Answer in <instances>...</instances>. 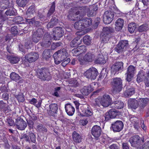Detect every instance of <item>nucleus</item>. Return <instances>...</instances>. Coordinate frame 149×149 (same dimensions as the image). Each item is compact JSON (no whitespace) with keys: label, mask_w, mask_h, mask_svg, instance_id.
Returning <instances> with one entry per match:
<instances>
[{"label":"nucleus","mask_w":149,"mask_h":149,"mask_svg":"<svg viewBox=\"0 0 149 149\" xmlns=\"http://www.w3.org/2000/svg\"><path fill=\"white\" fill-rule=\"evenodd\" d=\"M86 10H85L83 8H79L78 10L77 11L75 14L73 15V17L74 18H72L71 20L74 21L75 20H78L79 21L76 22L74 24V28L77 30H82L85 29L84 25L81 18L82 17L84 16L86 14Z\"/></svg>","instance_id":"obj_1"},{"label":"nucleus","mask_w":149,"mask_h":149,"mask_svg":"<svg viewBox=\"0 0 149 149\" xmlns=\"http://www.w3.org/2000/svg\"><path fill=\"white\" fill-rule=\"evenodd\" d=\"M123 80L120 77H115L111 79V82L113 93H119L123 88Z\"/></svg>","instance_id":"obj_2"},{"label":"nucleus","mask_w":149,"mask_h":149,"mask_svg":"<svg viewBox=\"0 0 149 149\" xmlns=\"http://www.w3.org/2000/svg\"><path fill=\"white\" fill-rule=\"evenodd\" d=\"M54 63L56 65L60 64L65 59V49H61L56 52L53 55Z\"/></svg>","instance_id":"obj_3"},{"label":"nucleus","mask_w":149,"mask_h":149,"mask_svg":"<svg viewBox=\"0 0 149 149\" xmlns=\"http://www.w3.org/2000/svg\"><path fill=\"white\" fill-rule=\"evenodd\" d=\"M98 74L97 70L93 67L87 70L84 73V75L88 79L92 80L95 79Z\"/></svg>","instance_id":"obj_4"},{"label":"nucleus","mask_w":149,"mask_h":149,"mask_svg":"<svg viewBox=\"0 0 149 149\" xmlns=\"http://www.w3.org/2000/svg\"><path fill=\"white\" fill-rule=\"evenodd\" d=\"M129 141L132 146L136 147L137 149H138L142 143H143L144 140L138 135H135L130 138Z\"/></svg>","instance_id":"obj_5"},{"label":"nucleus","mask_w":149,"mask_h":149,"mask_svg":"<svg viewBox=\"0 0 149 149\" xmlns=\"http://www.w3.org/2000/svg\"><path fill=\"white\" fill-rule=\"evenodd\" d=\"M128 42L126 40H121L119 41L114 48V50L118 53H120L125 51L129 48Z\"/></svg>","instance_id":"obj_6"},{"label":"nucleus","mask_w":149,"mask_h":149,"mask_svg":"<svg viewBox=\"0 0 149 149\" xmlns=\"http://www.w3.org/2000/svg\"><path fill=\"white\" fill-rule=\"evenodd\" d=\"M79 85V83L75 79L66 81V89L71 92H74L76 90L74 88L78 87Z\"/></svg>","instance_id":"obj_7"},{"label":"nucleus","mask_w":149,"mask_h":149,"mask_svg":"<svg viewBox=\"0 0 149 149\" xmlns=\"http://www.w3.org/2000/svg\"><path fill=\"white\" fill-rule=\"evenodd\" d=\"M38 54L35 52H31L25 56V59L22 60V63L27 64L28 62L32 63L35 61L39 58Z\"/></svg>","instance_id":"obj_8"},{"label":"nucleus","mask_w":149,"mask_h":149,"mask_svg":"<svg viewBox=\"0 0 149 149\" xmlns=\"http://www.w3.org/2000/svg\"><path fill=\"white\" fill-rule=\"evenodd\" d=\"M52 39L56 40H58L64 35V30L60 27L54 28L52 30Z\"/></svg>","instance_id":"obj_9"},{"label":"nucleus","mask_w":149,"mask_h":149,"mask_svg":"<svg viewBox=\"0 0 149 149\" xmlns=\"http://www.w3.org/2000/svg\"><path fill=\"white\" fill-rule=\"evenodd\" d=\"M123 63L122 62H117L113 64L111 68V73L115 74L123 71Z\"/></svg>","instance_id":"obj_10"},{"label":"nucleus","mask_w":149,"mask_h":149,"mask_svg":"<svg viewBox=\"0 0 149 149\" xmlns=\"http://www.w3.org/2000/svg\"><path fill=\"white\" fill-rule=\"evenodd\" d=\"M36 72L38 77L44 80H47L49 74L47 69L45 68L37 69Z\"/></svg>","instance_id":"obj_11"},{"label":"nucleus","mask_w":149,"mask_h":149,"mask_svg":"<svg viewBox=\"0 0 149 149\" xmlns=\"http://www.w3.org/2000/svg\"><path fill=\"white\" fill-rule=\"evenodd\" d=\"M124 124L122 121L117 120L111 125V128L114 132L120 131L123 128Z\"/></svg>","instance_id":"obj_12"},{"label":"nucleus","mask_w":149,"mask_h":149,"mask_svg":"<svg viewBox=\"0 0 149 149\" xmlns=\"http://www.w3.org/2000/svg\"><path fill=\"white\" fill-rule=\"evenodd\" d=\"M15 125L16 128L20 130H24L27 126L26 122L22 118L19 117L16 119Z\"/></svg>","instance_id":"obj_13"},{"label":"nucleus","mask_w":149,"mask_h":149,"mask_svg":"<svg viewBox=\"0 0 149 149\" xmlns=\"http://www.w3.org/2000/svg\"><path fill=\"white\" fill-rule=\"evenodd\" d=\"M102 132L100 127L96 125L93 126L91 130L92 135L94 136L95 139L96 140L99 139Z\"/></svg>","instance_id":"obj_14"},{"label":"nucleus","mask_w":149,"mask_h":149,"mask_svg":"<svg viewBox=\"0 0 149 149\" xmlns=\"http://www.w3.org/2000/svg\"><path fill=\"white\" fill-rule=\"evenodd\" d=\"M112 102L111 99L109 95H104L100 100L101 105L104 107H108Z\"/></svg>","instance_id":"obj_15"},{"label":"nucleus","mask_w":149,"mask_h":149,"mask_svg":"<svg viewBox=\"0 0 149 149\" xmlns=\"http://www.w3.org/2000/svg\"><path fill=\"white\" fill-rule=\"evenodd\" d=\"M86 47L85 45H81L73 49L72 52L73 55L78 56L86 51Z\"/></svg>","instance_id":"obj_16"},{"label":"nucleus","mask_w":149,"mask_h":149,"mask_svg":"<svg viewBox=\"0 0 149 149\" xmlns=\"http://www.w3.org/2000/svg\"><path fill=\"white\" fill-rule=\"evenodd\" d=\"M147 72L143 70H140L137 75L136 81L138 83H140L143 81L145 83Z\"/></svg>","instance_id":"obj_17"},{"label":"nucleus","mask_w":149,"mask_h":149,"mask_svg":"<svg viewBox=\"0 0 149 149\" xmlns=\"http://www.w3.org/2000/svg\"><path fill=\"white\" fill-rule=\"evenodd\" d=\"M138 100L136 99L130 98L128 101V107L132 109H136L138 106Z\"/></svg>","instance_id":"obj_18"},{"label":"nucleus","mask_w":149,"mask_h":149,"mask_svg":"<svg viewBox=\"0 0 149 149\" xmlns=\"http://www.w3.org/2000/svg\"><path fill=\"white\" fill-rule=\"evenodd\" d=\"M98 9L97 5H94L90 6L88 10L87 15L88 17L93 16L96 14V11Z\"/></svg>","instance_id":"obj_19"},{"label":"nucleus","mask_w":149,"mask_h":149,"mask_svg":"<svg viewBox=\"0 0 149 149\" xmlns=\"http://www.w3.org/2000/svg\"><path fill=\"white\" fill-rule=\"evenodd\" d=\"M135 93L134 88L131 86H127L126 87V90L124 95L126 97H130L134 95Z\"/></svg>","instance_id":"obj_20"},{"label":"nucleus","mask_w":149,"mask_h":149,"mask_svg":"<svg viewBox=\"0 0 149 149\" xmlns=\"http://www.w3.org/2000/svg\"><path fill=\"white\" fill-rule=\"evenodd\" d=\"M93 91V88L90 85L84 86L80 90L82 94L84 95H88Z\"/></svg>","instance_id":"obj_21"},{"label":"nucleus","mask_w":149,"mask_h":149,"mask_svg":"<svg viewBox=\"0 0 149 149\" xmlns=\"http://www.w3.org/2000/svg\"><path fill=\"white\" fill-rule=\"evenodd\" d=\"M115 29L116 31L121 30L124 25V20L120 18L118 19L115 23Z\"/></svg>","instance_id":"obj_22"},{"label":"nucleus","mask_w":149,"mask_h":149,"mask_svg":"<svg viewBox=\"0 0 149 149\" xmlns=\"http://www.w3.org/2000/svg\"><path fill=\"white\" fill-rule=\"evenodd\" d=\"M138 106L140 109H143L146 106L148 103L149 102V99L148 98H140L138 100Z\"/></svg>","instance_id":"obj_23"},{"label":"nucleus","mask_w":149,"mask_h":149,"mask_svg":"<svg viewBox=\"0 0 149 149\" xmlns=\"http://www.w3.org/2000/svg\"><path fill=\"white\" fill-rule=\"evenodd\" d=\"M44 11H41V10H39L37 14V15L35 18L36 20H40L42 21H45L47 19H48L49 17H46L44 15Z\"/></svg>","instance_id":"obj_24"},{"label":"nucleus","mask_w":149,"mask_h":149,"mask_svg":"<svg viewBox=\"0 0 149 149\" xmlns=\"http://www.w3.org/2000/svg\"><path fill=\"white\" fill-rule=\"evenodd\" d=\"M95 56L93 53L90 52L87 53L84 56V58L86 62H92L94 59Z\"/></svg>","instance_id":"obj_25"},{"label":"nucleus","mask_w":149,"mask_h":149,"mask_svg":"<svg viewBox=\"0 0 149 149\" xmlns=\"http://www.w3.org/2000/svg\"><path fill=\"white\" fill-rule=\"evenodd\" d=\"M106 62L105 58L102 54H99L97 56L95 60V63L96 64H103Z\"/></svg>","instance_id":"obj_26"},{"label":"nucleus","mask_w":149,"mask_h":149,"mask_svg":"<svg viewBox=\"0 0 149 149\" xmlns=\"http://www.w3.org/2000/svg\"><path fill=\"white\" fill-rule=\"evenodd\" d=\"M74 111V108L70 104L68 103L66 104V112L68 115L72 116Z\"/></svg>","instance_id":"obj_27"},{"label":"nucleus","mask_w":149,"mask_h":149,"mask_svg":"<svg viewBox=\"0 0 149 149\" xmlns=\"http://www.w3.org/2000/svg\"><path fill=\"white\" fill-rule=\"evenodd\" d=\"M58 105L56 104H52L49 105L50 110L49 113L50 116H54L58 110Z\"/></svg>","instance_id":"obj_28"},{"label":"nucleus","mask_w":149,"mask_h":149,"mask_svg":"<svg viewBox=\"0 0 149 149\" xmlns=\"http://www.w3.org/2000/svg\"><path fill=\"white\" fill-rule=\"evenodd\" d=\"M72 136L74 141L76 143H79L81 142L82 139L81 136L76 131H74Z\"/></svg>","instance_id":"obj_29"},{"label":"nucleus","mask_w":149,"mask_h":149,"mask_svg":"<svg viewBox=\"0 0 149 149\" xmlns=\"http://www.w3.org/2000/svg\"><path fill=\"white\" fill-rule=\"evenodd\" d=\"M7 58L10 63L13 64L18 63L20 59L19 58L13 55L8 56Z\"/></svg>","instance_id":"obj_30"},{"label":"nucleus","mask_w":149,"mask_h":149,"mask_svg":"<svg viewBox=\"0 0 149 149\" xmlns=\"http://www.w3.org/2000/svg\"><path fill=\"white\" fill-rule=\"evenodd\" d=\"M52 54V50L49 49H45L42 54V57L44 58L47 60L49 59Z\"/></svg>","instance_id":"obj_31"},{"label":"nucleus","mask_w":149,"mask_h":149,"mask_svg":"<svg viewBox=\"0 0 149 149\" xmlns=\"http://www.w3.org/2000/svg\"><path fill=\"white\" fill-rule=\"evenodd\" d=\"M29 0H16V4L18 7L24 8L28 3Z\"/></svg>","instance_id":"obj_32"},{"label":"nucleus","mask_w":149,"mask_h":149,"mask_svg":"<svg viewBox=\"0 0 149 149\" xmlns=\"http://www.w3.org/2000/svg\"><path fill=\"white\" fill-rule=\"evenodd\" d=\"M111 105L114 106L115 108L120 109L123 108L124 103L121 101H116L112 102Z\"/></svg>","instance_id":"obj_33"},{"label":"nucleus","mask_w":149,"mask_h":149,"mask_svg":"<svg viewBox=\"0 0 149 149\" xmlns=\"http://www.w3.org/2000/svg\"><path fill=\"white\" fill-rule=\"evenodd\" d=\"M85 27L86 29L88 27L90 26L92 24V20L90 18H84L82 19Z\"/></svg>","instance_id":"obj_34"},{"label":"nucleus","mask_w":149,"mask_h":149,"mask_svg":"<svg viewBox=\"0 0 149 149\" xmlns=\"http://www.w3.org/2000/svg\"><path fill=\"white\" fill-rule=\"evenodd\" d=\"M55 1L53 2L51 4V6L49 10L47 15V17H49L55 11Z\"/></svg>","instance_id":"obj_35"},{"label":"nucleus","mask_w":149,"mask_h":149,"mask_svg":"<svg viewBox=\"0 0 149 149\" xmlns=\"http://www.w3.org/2000/svg\"><path fill=\"white\" fill-rule=\"evenodd\" d=\"M136 27V25L134 22L130 23L128 25V29L129 31L131 33L134 32Z\"/></svg>","instance_id":"obj_36"},{"label":"nucleus","mask_w":149,"mask_h":149,"mask_svg":"<svg viewBox=\"0 0 149 149\" xmlns=\"http://www.w3.org/2000/svg\"><path fill=\"white\" fill-rule=\"evenodd\" d=\"M37 102V100L35 98H33L32 99L30 100L29 101L30 103L35 106L36 107L38 108L40 107L41 105L42 100H40L37 104H36V103Z\"/></svg>","instance_id":"obj_37"},{"label":"nucleus","mask_w":149,"mask_h":149,"mask_svg":"<svg viewBox=\"0 0 149 149\" xmlns=\"http://www.w3.org/2000/svg\"><path fill=\"white\" fill-rule=\"evenodd\" d=\"M81 40L78 38H75L70 42V45L71 47H77L80 44Z\"/></svg>","instance_id":"obj_38"},{"label":"nucleus","mask_w":149,"mask_h":149,"mask_svg":"<svg viewBox=\"0 0 149 149\" xmlns=\"http://www.w3.org/2000/svg\"><path fill=\"white\" fill-rule=\"evenodd\" d=\"M149 29L148 25L146 24H144L140 26L137 29L138 32H141L148 30Z\"/></svg>","instance_id":"obj_39"},{"label":"nucleus","mask_w":149,"mask_h":149,"mask_svg":"<svg viewBox=\"0 0 149 149\" xmlns=\"http://www.w3.org/2000/svg\"><path fill=\"white\" fill-rule=\"evenodd\" d=\"M10 31L12 36H16L18 34L17 27L16 26H15L12 27Z\"/></svg>","instance_id":"obj_40"},{"label":"nucleus","mask_w":149,"mask_h":149,"mask_svg":"<svg viewBox=\"0 0 149 149\" xmlns=\"http://www.w3.org/2000/svg\"><path fill=\"white\" fill-rule=\"evenodd\" d=\"M33 33L42 38L44 34V29L42 28H38L36 31H34Z\"/></svg>","instance_id":"obj_41"},{"label":"nucleus","mask_w":149,"mask_h":149,"mask_svg":"<svg viewBox=\"0 0 149 149\" xmlns=\"http://www.w3.org/2000/svg\"><path fill=\"white\" fill-rule=\"evenodd\" d=\"M10 79L13 81H17L20 78L19 75L14 72H13L10 74Z\"/></svg>","instance_id":"obj_42"},{"label":"nucleus","mask_w":149,"mask_h":149,"mask_svg":"<svg viewBox=\"0 0 149 149\" xmlns=\"http://www.w3.org/2000/svg\"><path fill=\"white\" fill-rule=\"evenodd\" d=\"M136 72L135 67L132 65H130L127 68V73L134 75Z\"/></svg>","instance_id":"obj_43"},{"label":"nucleus","mask_w":149,"mask_h":149,"mask_svg":"<svg viewBox=\"0 0 149 149\" xmlns=\"http://www.w3.org/2000/svg\"><path fill=\"white\" fill-rule=\"evenodd\" d=\"M91 38L88 36H86L83 38V41L85 44L89 45L91 42Z\"/></svg>","instance_id":"obj_44"},{"label":"nucleus","mask_w":149,"mask_h":149,"mask_svg":"<svg viewBox=\"0 0 149 149\" xmlns=\"http://www.w3.org/2000/svg\"><path fill=\"white\" fill-rule=\"evenodd\" d=\"M111 30L110 28L108 27H103V31L101 33V35H108L111 33Z\"/></svg>","instance_id":"obj_45"},{"label":"nucleus","mask_w":149,"mask_h":149,"mask_svg":"<svg viewBox=\"0 0 149 149\" xmlns=\"http://www.w3.org/2000/svg\"><path fill=\"white\" fill-rule=\"evenodd\" d=\"M16 10L15 9H10L6 10L5 14L7 15L14 16L16 15Z\"/></svg>","instance_id":"obj_46"},{"label":"nucleus","mask_w":149,"mask_h":149,"mask_svg":"<svg viewBox=\"0 0 149 149\" xmlns=\"http://www.w3.org/2000/svg\"><path fill=\"white\" fill-rule=\"evenodd\" d=\"M37 130L39 132H47V128L41 124H39L38 125L37 127Z\"/></svg>","instance_id":"obj_47"},{"label":"nucleus","mask_w":149,"mask_h":149,"mask_svg":"<svg viewBox=\"0 0 149 149\" xmlns=\"http://www.w3.org/2000/svg\"><path fill=\"white\" fill-rule=\"evenodd\" d=\"M100 38L102 42L103 43H107L109 40V35H104L101 34Z\"/></svg>","instance_id":"obj_48"},{"label":"nucleus","mask_w":149,"mask_h":149,"mask_svg":"<svg viewBox=\"0 0 149 149\" xmlns=\"http://www.w3.org/2000/svg\"><path fill=\"white\" fill-rule=\"evenodd\" d=\"M83 113L86 116H90L92 115L93 113L90 110V108L89 106H88V107L82 111Z\"/></svg>","instance_id":"obj_49"},{"label":"nucleus","mask_w":149,"mask_h":149,"mask_svg":"<svg viewBox=\"0 0 149 149\" xmlns=\"http://www.w3.org/2000/svg\"><path fill=\"white\" fill-rule=\"evenodd\" d=\"M28 134L29 136V138L31 142L35 143L36 142V137L34 134L32 132H29Z\"/></svg>","instance_id":"obj_50"},{"label":"nucleus","mask_w":149,"mask_h":149,"mask_svg":"<svg viewBox=\"0 0 149 149\" xmlns=\"http://www.w3.org/2000/svg\"><path fill=\"white\" fill-rule=\"evenodd\" d=\"M110 114L111 118H115L117 115V111L114 109H111L108 112Z\"/></svg>","instance_id":"obj_51"},{"label":"nucleus","mask_w":149,"mask_h":149,"mask_svg":"<svg viewBox=\"0 0 149 149\" xmlns=\"http://www.w3.org/2000/svg\"><path fill=\"white\" fill-rule=\"evenodd\" d=\"M113 19L110 18L107 16L104 15L103 17V21L105 24H109L111 22Z\"/></svg>","instance_id":"obj_52"},{"label":"nucleus","mask_w":149,"mask_h":149,"mask_svg":"<svg viewBox=\"0 0 149 149\" xmlns=\"http://www.w3.org/2000/svg\"><path fill=\"white\" fill-rule=\"evenodd\" d=\"M42 38L39 36L33 33L32 37V40L33 42L37 43Z\"/></svg>","instance_id":"obj_53"},{"label":"nucleus","mask_w":149,"mask_h":149,"mask_svg":"<svg viewBox=\"0 0 149 149\" xmlns=\"http://www.w3.org/2000/svg\"><path fill=\"white\" fill-rule=\"evenodd\" d=\"M110 18L113 19L114 14L110 10H107L106 11L104 15Z\"/></svg>","instance_id":"obj_54"},{"label":"nucleus","mask_w":149,"mask_h":149,"mask_svg":"<svg viewBox=\"0 0 149 149\" xmlns=\"http://www.w3.org/2000/svg\"><path fill=\"white\" fill-rule=\"evenodd\" d=\"M6 122L8 126H12L14 125L15 124L12 119L10 117L7 118L6 120Z\"/></svg>","instance_id":"obj_55"},{"label":"nucleus","mask_w":149,"mask_h":149,"mask_svg":"<svg viewBox=\"0 0 149 149\" xmlns=\"http://www.w3.org/2000/svg\"><path fill=\"white\" fill-rule=\"evenodd\" d=\"M115 13L117 17H120L123 16H125V13H122L117 8L115 9Z\"/></svg>","instance_id":"obj_56"},{"label":"nucleus","mask_w":149,"mask_h":149,"mask_svg":"<svg viewBox=\"0 0 149 149\" xmlns=\"http://www.w3.org/2000/svg\"><path fill=\"white\" fill-rule=\"evenodd\" d=\"M23 20V19L22 17L20 16H17L13 18V21L16 24H20V22L22 21Z\"/></svg>","instance_id":"obj_57"},{"label":"nucleus","mask_w":149,"mask_h":149,"mask_svg":"<svg viewBox=\"0 0 149 149\" xmlns=\"http://www.w3.org/2000/svg\"><path fill=\"white\" fill-rule=\"evenodd\" d=\"M16 98L19 102H23L24 101V95L23 93H20L18 94L17 97Z\"/></svg>","instance_id":"obj_58"},{"label":"nucleus","mask_w":149,"mask_h":149,"mask_svg":"<svg viewBox=\"0 0 149 149\" xmlns=\"http://www.w3.org/2000/svg\"><path fill=\"white\" fill-rule=\"evenodd\" d=\"M143 144L142 143L138 149H149V141L146 142L143 145Z\"/></svg>","instance_id":"obj_59"},{"label":"nucleus","mask_w":149,"mask_h":149,"mask_svg":"<svg viewBox=\"0 0 149 149\" xmlns=\"http://www.w3.org/2000/svg\"><path fill=\"white\" fill-rule=\"evenodd\" d=\"M34 12V8L33 6H31L27 10L26 15H29L31 14L33 15Z\"/></svg>","instance_id":"obj_60"},{"label":"nucleus","mask_w":149,"mask_h":149,"mask_svg":"<svg viewBox=\"0 0 149 149\" xmlns=\"http://www.w3.org/2000/svg\"><path fill=\"white\" fill-rule=\"evenodd\" d=\"M50 40H43L42 45L43 47H48L51 44Z\"/></svg>","instance_id":"obj_61"},{"label":"nucleus","mask_w":149,"mask_h":149,"mask_svg":"<svg viewBox=\"0 0 149 149\" xmlns=\"http://www.w3.org/2000/svg\"><path fill=\"white\" fill-rule=\"evenodd\" d=\"M50 22L56 25L58 22V19L57 17L55 15L53 16L50 20Z\"/></svg>","instance_id":"obj_62"},{"label":"nucleus","mask_w":149,"mask_h":149,"mask_svg":"<svg viewBox=\"0 0 149 149\" xmlns=\"http://www.w3.org/2000/svg\"><path fill=\"white\" fill-rule=\"evenodd\" d=\"M130 121L132 123L134 124L139 121V119L136 117L131 116L130 118Z\"/></svg>","instance_id":"obj_63"},{"label":"nucleus","mask_w":149,"mask_h":149,"mask_svg":"<svg viewBox=\"0 0 149 149\" xmlns=\"http://www.w3.org/2000/svg\"><path fill=\"white\" fill-rule=\"evenodd\" d=\"M146 75L145 80V85L146 87H149V72L147 73Z\"/></svg>","instance_id":"obj_64"}]
</instances>
